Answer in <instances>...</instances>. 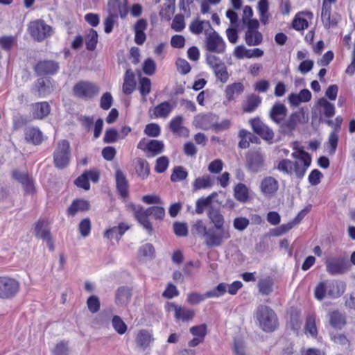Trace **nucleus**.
<instances>
[{
  "label": "nucleus",
  "mask_w": 355,
  "mask_h": 355,
  "mask_svg": "<svg viewBox=\"0 0 355 355\" xmlns=\"http://www.w3.org/2000/svg\"><path fill=\"white\" fill-rule=\"evenodd\" d=\"M189 31L195 35H200L204 31L205 35H207L210 31L213 30L209 21L200 20L199 17L193 19L189 24Z\"/></svg>",
  "instance_id": "nucleus-19"
},
{
  "label": "nucleus",
  "mask_w": 355,
  "mask_h": 355,
  "mask_svg": "<svg viewBox=\"0 0 355 355\" xmlns=\"http://www.w3.org/2000/svg\"><path fill=\"white\" fill-rule=\"evenodd\" d=\"M185 26L184 15L182 14L176 15L172 21L171 28L176 32H181L184 29Z\"/></svg>",
  "instance_id": "nucleus-53"
},
{
  "label": "nucleus",
  "mask_w": 355,
  "mask_h": 355,
  "mask_svg": "<svg viewBox=\"0 0 355 355\" xmlns=\"http://www.w3.org/2000/svg\"><path fill=\"white\" fill-rule=\"evenodd\" d=\"M327 272L331 275L345 273L349 268L348 259L345 257H331L325 259Z\"/></svg>",
  "instance_id": "nucleus-6"
},
{
  "label": "nucleus",
  "mask_w": 355,
  "mask_h": 355,
  "mask_svg": "<svg viewBox=\"0 0 355 355\" xmlns=\"http://www.w3.org/2000/svg\"><path fill=\"white\" fill-rule=\"evenodd\" d=\"M35 236L44 241L49 239L51 236L49 229L43 221H38L35 227Z\"/></svg>",
  "instance_id": "nucleus-41"
},
{
  "label": "nucleus",
  "mask_w": 355,
  "mask_h": 355,
  "mask_svg": "<svg viewBox=\"0 0 355 355\" xmlns=\"http://www.w3.org/2000/svg\"><path fill=\"white\" fill-rule=\"evenodd\" d=\"M212 185L213 181L209 175L198 178L193 183V187L195 191L210 188Z\"/></svg>",
  "instance_id": "nucleus-44"
},
{
  "label": "nucleus",
  "mask_w": 355,
  "mask_h": 355,
  "mask_svg": "<svg viewBox=\"0 0 355 355\" xmlns=\"http://www.w3.org/2000/svg\"><path fill=\"white\" fill-rule=\"evenodd\" d=\"M258 10L260 14L261 21L266 24L268 19V0H259L258 3Z\"/></svg>",
  "instance_id": "nucleus-51"
},
{
  "label": "nucleus",
  "mask_w": 355,
  "mask_h": 355,
  "mask_svg": "<svg viewBox=\"0 0 355 355\" xmlns=\"http://www.w3.org/2000/svg\"><path fill=\"white\" fill-rule=\"evenodd\" d=\"M183 117L182 116H177L174 117L169 123V128L173 133H179L180 130L185 129L182 126Z\"/></svg>",
  "instance_id": "nucleus-57"
},
{
  "label": "nucleus",
  "mask_w": 355,
  "mask_h": 355,
  "mask_svg": "<svg viewBox=\"0 0 355 355\" xmlns=\"http://www.w3.org/2000/svg\"><path fill=\"white\" fill-rule=\"evenodd\" d=\"M59 69V63L53 60H43L39 62L35 67L37 75H53Z\"/></svg>",
  "instance_id": "nucleus-17"
},
{
  "label": "nucleus",
  "mask_w": 355,
  "mask_h": 355,
  "mask_svg": "<svg viewBox=\"0 0 355 355\" xmlns=\"http://www.w3.org/2000/svg\"><path fill=\"white\" fill-rule=\"evenodd\" d=\"M255 317L261 328L266 332L274 331L277 326V318L272 309L265 305L257 307Z\"/></svg>",
  "instance_id": "nucleus-2"
},
{
  "label": "nucleus",
  "mask_w": 355,
  "mask_h": 355,
  "mask_svg": "<svg viewBox=\"0 0 355 355\" xmlns=\"http://www.w3.org/2000/svg\"><path fill=\"white\" fill-rule=\"evenodd\" d=\"M137 174L142 179L146 178L150 173V168L148 162L144 159H138L135 166Z\"/></svg>",
  "instance_id": "nucleus-43"
},
{
  "label": "nucleus",
  "mask_w": 355,
  "mask_h": 355,
  "mask_svg": "<svg viewBox=\"0 0 355 355\" xmlns=\"http://www.w3.org/2000/svg\"><path fill=\"white\" fill-rule=\"evenodd\" d=\"M279 188L278 182L272 177H266L261 182V192L267 197L273 196Z\"/></svg>",
  "instance_id": "nucleus-20"
},
{
  "label": "nucleus",
  "mask_w": 355,
  "mask_h": 355,
  "mask_svg": "<svg viewBox=\"0 0 355 355\" xmlns=\"http://www.w3.org/2000/svg\"><path fill=\"white\" fill-rule=\"evenodd\" d=\"M287 114V108L282 103H275L270 111V117L277 124L281 125Z\"/></svg>",
  "instance_id": "nucleus-21"
},
{
  "label": "nucleus",
  "mask_w": 355,
  "mask_h": 355,
  "mask_svg": "<svg viewBox=\"0 0 355 355\" xmlns=\"http://www.w3.org/2000/svg\"><path fill=\"white\" fill-rule=\"evenodd\" d=\"M213 116L211 114H198L195 117L193 123L202 130L213 128Z\"/></svg>",
  "instance_id": "nucleus-33"
},
{
  "label": "nucleus",
  "mask_w": 355,
  "mask_h": 355,
  "mask_svg": "<svg viewBox=\"0 0 355 355\" xmlns=\"http://www.w3.org/2000/svg\"><path fill=\"white\" fill-rule=\"evenodd\" d=\"M89 204L85 200H73L70 207L67 209L69 215L74 216L78 211H84L88 210Z\"/></svg>",
  "instance_id": "nucleus-36"
},
{
  "label": "nucleus",
  "mask_w": 355,
  "mask_h": 355,
  "mask_svg": "<svg viewBox=\"0 0 355 355\" xmlns=\"http://www.w3.org/2000/svg\"><path fill=\"white\" fill-rule=\"evenodd\" d=\"M151 83L148 78H142L139 80V89L141 94L145 97L150 92Z\"/></svg>",
  "instance_id": "nucleus-62"
},
{
  "label": "nucleus",
  "mask_w": 355,
  "mask_h": 355,
  "mask_svg": "<svg viewBox=\"0 0 355 355\" xmlns=\"http://www.w3.org/2000/svg\"><path fill=\"white\" fill-rule=\"evenodd\" d=\"M175 105L169 101H164L157 105L153 109V116L156 118H167L172 112Z\"/></svg>",
  "instance_id": "nucleus-23"
},
{
  "label": "nucleus",
  "mask_w": 355,
  "mask_h": 355,
  "mask_svg": "<svg viewBox=\"0 0 355 355\" xmlns=\"http://www.w3.org/2000/svg\"><path fill=\"white\" fill-rule=\"evenodd\" d=\"M107 7L109 15L116 17L119 14L121 18H125L128 12L125 2L121 0H110Z\"/></svg>",
  "instance_id": "nucleus-18"
},
{
  "label": "nucleus",
  "mask_w": 355,
  "mask_h": 355,
  "mask_svg": "<svg viewBox=\"0 0 355 355\" xmlns=\"http://www.w3.org/2000/svg\"><path fill=\"white\" fill-rule=\"evenodd\" d=\"M12 175L15 180L22 185L24 190L26 193H34L35 187L33 180L27 173L14 170L12 173Z\"/></svg>",
  "instance_id": "nucleus-16"
},
{
  "label": "nucleus",
  "mask_w": 355,
  "mask_h": 355,
  "mask_svg": "<svg viewBox=\"0 0 355 355\" xmlns=\"http://www.w3.org/2000/svg\"><path fill=\"white\" fill-rule=\"evenodd\" d=\"M330 324L337 329H341L346 323L345 317L339 311H334L329 313Z\"/></svg>",
  "instance_id": "nucleus-38"
},
{
  "label": "nucleus",
  "mask_w": 355,
  "mask_h": 355,
  "mask_svg": "<svg viewBox=\"0 0 355 355\" xmlns=\"http://www.w3.org/2000/svg\"><path fill=\"white\" fill-rule=\"evenodd\" d=\"M226 292V284L220 283L214 289L206 292L204 295L198 293H191L187 295V301L191 305H196L203 301L205 298L218 297Z\"/></svg>",
  "instance_id": "nucleus-10"
},
{
  "label": "nucleus",
  "mask_w": 355,
  "mask_h": 355,
  "mask_svg": "<svg viewBox=\"0 0 355 355\" xmlns=\"http://www.w3.org/2000/svg\"><path fill=\"white\" fill-rule=\"evenodd\" d=\"M26 140L34 145H39L42 143V132L37 128H28L25 130Z\"/></svg>",
  "instance_id": "nucleus-29"
},
{
  "label": "nucleus",
  "mask_w": 355,
  "mask_h": 355,
  "mask_svg": "<svg viewBox=\"0 0 355 355\" xmlns=\"http://www.w3.org/2000/svg\"><path fill=\"white\" fill-rule=\"evenodd\" d=\"M136 82L135 80V74L133 71L128 69L126 70L125 76H124V82L123 84V92L125 94H130L132 93L135 88Z\"/></svg>",
  "instance_id": "nucleus-31"
},
{
  "label": "nucleus",
  "mask_w": 355,
  "mask_h": 355,
  "mask_svg": "<svg viewBox=\"0 0 355 355\" xmlns=\"http://www.w3.org/2000/svg\"><path fill=\"white\" fill-rule=\"evenodd\" d=\"M327 282H322L318 284L315 289L314 295L317 300H322L327 294Z\"/></svg>",
  "instance_id": "nucleus-59"
},
{
  "label": "nucleus",
  "mask_w": 355,
  "mask_h": 355,
  "mask_svg": "<svg viewBox=\"0 0 355 355\" xmlns=\"http://www.w3.org/2000/svg\"><path fill=\"white\" fill-rule=\"evenodd\" d=\"M33 116L35 119H42L48 116L51 107L47 102H40L32 105Z\"/></svg>",
  "instance_id": "nucleus-27"
},
{
  "label": "nucleus",
  "mask_w": 355,
  "mask_h": 355,
  "mask_svg": "<svg viewBox=\"0 0 355 355\" xmlns=\"http://www.w3.org/2000/svg\"><path fill=\"white\" fill-rule=\"evenodd\" d=\"M244 90L241 83H234L227 86L225 93L228 101H232L235 96L240 95Z\"/></svg>",
  "instance_id": "nucleus-35"
},
{
  "label": "nucleus",
  "mask_w": 355,
  "mask_h": 355,
  "mask_svg": "<svg viewBox=\"0 0 355 355\" xmlns=\"http://www.w3.org/2000/svg\"><path fill=\"white\" fill-rule=\"evenodd\" d=\"M168 163V159L166 156H162L156 160L155 170L157 173H163L167 169Z\"/></svg>",
  "instance_id": "nucleus-64"
},
{
  "label": "nucleus",
  "mask_w": 355,
  "mask_h": 355,
  "mask_svg": "<svg viewBox=\"0 0 355 355\" xmlns=\"http://www.w3.org/2000/svg\"><path fill=\"white\" fill-rule=\"evenodd\" d=\"M318 104L323 108L324 115L327 118H331L335 114V107L326 98H321L318 100Z\"/></svg>",
  "instance_id": "nucleus-48"
},
{
  "label": "nucleus",
  "mask_w": 355,
  "mask_h": 355,
  "mask_svg": "<svg viewBox=\"0 0 355 355\" xmlns=\"http://www.w3.org/2000/svg\"><path fill=\"white\" fill-rule=\"evenodd\" d=\"M73 93L77 98L88 100L98 94L99 88L92 82L81 80L73 87Z\"/></svg>",
  "instance_id": "nucleus-5"
},
{
  "label": "nucleus",
  "mask_w": 355,
  "mask_h": 355,
  "mask_svg": "<svg viewBox=\"0 0 355 355\" xmlns=\"http://www.w3.org/2000/svg\"><path fill=\"white\" fill-rule=\"evenodd\" d=\"M116 188L123 198H125L128 195V182L124 173L119 169L116 170Z\"/></svg>",
  "instance_id": "nucleus-26"
},
{
  "label": "nucleus",
  "mask_w": 355,
  "mask_h": 355,
  "mask_svg": "<svg viewBox=\"0 0 355 355\" xmlns=\"http://www.w3.org/2000/svg\"><path fill=\"white\" fill-rule=\"evenodd\" d=\"M207 216L211 223L214 225L213 227H225L224 216L218 209L213 207H209Z\"/></svg>",
  "instance_id": "nucleus-28"
},
{
  "label": "nucleus",
  "mask_w": 355,
  "mask_h": 355,
  "mask_svg": "<svg viewBox=\"0 0 355 355\" xmlns=\"http://www.w3.org/2000/svg\"><path fill=\"white\" fill-rule=\"evenodd\" d=\"M21 288L20 282L15 278L0 277V299L12 300L19 294Z\"/></svg>",
  "instance_id": "nucleus-3"
},
{
  "label": "nucleus",
  "mask_w": 355,
  "mask_h": 355,
  "mask_svg": "<svg viewBox=\"0 0 355 355\" xmlns=\"http://www.w3.org/2000/svg\"><path fill=\"white\" fill-rule=\"evenodd\" d=\"M305 157H302V161L295 160L292 162L288 159H284L279 162L277 168L284 173L291 175L295 174L297 178H302L311 165V157H308L304 153Z\"/></svg>",
  "instance_id": "nucleus-1"
},
{
  "label": "nucleus",
  "mask_w": 355,
  "mask_h": 355,
  "mask_svg": "<svg viewBox=\"0 0 355 355\" xmlns=\"http://www.w3.org/2000/svg\"><path fill=\"white\" fill-rule=\"evenodd\" d=\"M29 31L35 40L41 42L51 35L52 28L43 20L38 19L30 23Z\"/></svg>",
  "instance_id": "nucleus-11"
},
{
  "label": "nucleus",
  "mask_w": 355,
  "mask_h": 355,
  "mask_svg": "<svg viewBox=\"0 0 355 355\" xmlns=\"http://www.w3.org/2000/svg\"><path fill=\"white\" fill-rule=\"evenodd\" d=\"M273 281L270 277L261 279L258 282L259 291L263 295H268L272 292Z\"/></svg>",
  "instance_id": "nucleus-45"
},
{
  "label": "nucleus",
  "mask_w": 355,
  "mask_h": 355,
  "mask_svg": "<svg viewBox=\"0 0 355 355\" xmlns=\"http://www.w3.org/2000/svg\"><path fill=\"white\" fill-rule=\"evenodd\" d=\"M331 6L322 5L321 19L324 27L327 28L336 24V21L331 19Z\"/></svg>",
  "instance_id": "nucleus-47"
},
{
  "label": "nucleus",
  "mask_w": 355,
  "mask_h": 355,
  "mask_svg": "<svg viewBox=\"0 0 355 355\" xmlns=\"http://www.w3.org/2000/svg\"><path fill=\"white\" fill-rule=\"evenodd\" d=\"M245 40L248 46H257L262 42L263 36L258 31H247L245 35Z\"/></svg>",
  "instance_id": "nucleus-37"
},
{
  "label": "nucleus",
  "mask_w": 355,
  "mask_h": 355,
  "mask_svg": "<svg viewBox=\"0 0 355 355\" xmlns=\"http://www.w3.org/2000/svg\"><path fill=\"white\" fill-rule=\"evenodd\" d=\"M305 329L312 337H316L318 330L315 324V319L313 315H309L306 318Z\"/></svg>",
  "instance_id": "nucleus-55"
},
{
  "label": "nucleus",
  "mask_w": 355,
  "mask_h": 355,
  "mask_svg": "<svg viewBox=\"0 0 355 355\" xmlns=\"http://www.w3.org/2000/svg\"><path fill=\"white\" fill-rule=\"evenodd\" d=\"M212 201V196H209L207 198H200L196 202V212L198 214H201L204 212L205 207L209 206Z\"/></svg>",
  "instance_id": "nucleus-56"
},
{
  "label": "nucleus",
  "mask_w": 355,
  "mask_h": 355,
  "mask_svg": "<svg viewBox=\"0 0 355 355\" xmlns=\"http://www.w3.org/2000/svg\"><path fill=\"white\" fill-rule=\"evenodd\" d=\"M230 236V233L227 228L210 227L208 228L204 242L208 247H218L220 246Z\"/></svg>",
  "instance_id": "nucleus-4"
},
{
  "label": "nucleus",
  "mask_w": 355,
  "mask_h": 355,
  "mask_svg": "<svg viewBox=\"0 0 355 355\" xmlns=\"http://www.w3.org/2000/svg\"><path fill=\"white\" fill-rule=\"evenodd\" d=\"M55 166L59 168L66 167L70 161V146L67 140H61L58 143L53 153Z\"/></svg>",
  "instance_id": "nucleus-9"
},
{
  "label": "nucleus",
  "mask_w": 355,
  "mask_h": 355,
  "mask_svg": "<svg viewBox=\"0 0 355 355\" xmlns=\"http://www.w3.org/2000/svg\"><path fill=\"white\" fill-rule=\"evenodd\" d=\"M112 324L114 330L119 334H124L128 329L127 325L123 321V320L121 318V317L118 315H114L112 318Z\"/></svg>",
  "instance_id": "nucleus-52"
},
{
  "label": "nucleus",
  "mask_w": 355,
  "mask_h": 355,
  "mask_svg": "<svg viewBox=\"0 0 355 355\" xmlns=\"http://www.w3.org/2000/svg\"><path fill=\"white\" fill-rule=\"evenodd\" d=\"M153 340L152 335L145 329L140 330L136 337V343L137 346L142 349H147L151 342Z\"/></svg>",
  "instance_id": "nucleus-32"
},
{
  "label": "nucleus",
  "mask_w": 355,
  "mask_h": 355,
  "mask_svg": "<svg viewBox=\"0 0 355 355\" xmlns=\"http://www.w3.org/2000/svg\"><path fill=\"white\" fill-rule=\"evenodd\" d=\"M246 166L254 173L259 172L264 166L263 155L259 151L249 152L246 155Z\"/></svg>",
  "instance_id": "nucleus-14"
},
{
  "label": "nucleus",
  "mask_w": 355,
  "mask_h": 355,
  "mask_svg": "<svg viewBox=\"0 0 355 355\" xmlns=\"http://www.w3.org/2000/svg\"><path fill=\"white\" fill-rule=\"evenodd\" d=\"M153 207H150L146 209L140 206L133 207L135 217L150 234L153 231V226L148 220V217L150 216H153Z\"/></svg>",
  "instance_id": "nucleus-13"
},
{
  "label": "nucleus",
  "mask_w": 355,
  "mask_h": 355,
  "mask_svg": "<svg viewBox=\"0 0 355 355\" xmlns=\"http://www.w3.org/2000/svg\"><path fill=\"white\" fill-rule=\"evenodd\" d=\"M171 306L174 310V316L178 320H182V322H188L191 320L194 317L195 313L191 309H189L185 306L175 305L174 304H172Z\"/></svg>",
  "instance_id": "nucleus-22"
},
{
  "label": "nucleus",
  "mask_w": 355,
  "mask_h": 355,
  "mask_svg": "<svg viewBox=\"0 0 355 355\" xmlns=\"http://www.w3.org/2000/svg\"><path fill=\"white\" fill-rule=\"evenodd\" d=\"M187 175L188 173L182 166H176L174 168L173 171L171 175V180L172 182L182 181L186 179Z\"/></svg>",
  "instance_id": "nucleus-54"
},
{
  "label": "nucleus",
  "mask_w": 355,
  "mask_h": 355,
  "mask_svg": "<svg viewBox=\"0 0 355 355\" xmlns=\"http://www.w3.org/2000/svg\"><path fill=\"white\" fill-rule=\"evenodd\" d=\"M261 102V98L255 94L250 95L243 106V111L245 112H252L257 109Z\"/></svg>",
  "instance_id": "nucleus-42"
},
{
  "label": "nucleus",
  "mask_w": 355,
  "mask_h": 355,
  "mask_svg": "<svg viewBox=\"0 0 355 355\" xmlns=\"http://www.w3.org/2000/svg\"><path fill=\"white\" fill-rule=\"evenodd\" d=\"M250 123L253 131L265 140H272L274 137L273 131L259 118H254L250 120Z\"/></svg>",
  "instance_id": "nucleus-15"
},
{
  "label": "nucleus",
  "mask_w": 355,
  "mask_h": 355,
  "mask_svg": "<svg viewBox=\"0 0 355 355\" xmlns=\"http://www.w3.org/2000/svg\"><path fill=\"white\" fill-rule=\"evenodd\" d=\"M208 228L204 224L202 220H198L191 227L192 234L194 235H200L203 236L204 239L208 232Z\"/></svg>",
  "instance_id": "nucleus-50"
},
{
  "label": "nucleus",
  "mask_w": 355,
  "mask_h": 355,
  "mask_svg": "<svg viewBox=\"0 0 355 355\" xmlns=\"http://www.w3.org/2000/svg\"><path fill=\"white\" fill-rule=\"evenodd\" d=\"M308 116L303 109L291 114L289 117L280 125L281 131L286 135H291L296 129L298 123H304L308 121Z\"/></svg>",
  "instance_id": "nucleus-8"
},
{
  "label": "nucleus",
  "mask_w": 355,
  "mask_h": 355,
  "mask_svg": "<svg viewBox=\"0 0 355 355\" xmlns=\"http://www.w3.org/2000/svg\"><path fill=\"white\" fill-rule=\"evenodd\" d=\"M311 93L307 89H304L299 94L291 93L288 96V102L293 106H297L301 103L309 102L311 99Z\"/></svg>",
  "instance_id": "nucleus-24"
},
{
  "label": "nucleus",
  "mask_w": 355,
  "mask_h": 355,
  "mask_svg": "<svg viewBox=\"0 0 355 355\" xmlns=\"http://www.w3.org/2000/svg\"><path fill=\"white\" fill-rule=\"evenodd\" d=\"M32 92L40 97H44L50 93V88L46 85L44 78H38L32 89Z\"/></svg>",
  "instance_id": "nucleus-40"
},
{
  "label": "nucleus",
  "mask_w": 355,
  "mask_h": 355,
  "mask_svg": "<svg viewBox=\"0 0 355 355\" xmlns=\"http://www.w3.org/2000/svg\"><path fill=\"white\" fill-rule=\"evenodd\" d=\"M207 64L212 69L216 79L223 84L226 83L230 78L225 64L214 55L207 54L206 56Z\"/></svg>",
  "instance_id": "nucleus-7"
},
{
  "label": "nucleus",
  "mask_w": 355,
  "mask_h": 355,
  "mask_svg": "<svg viewBox=\"0 0 355 355\" xmlns=\"http://www.w3.org/2000/svg\"><path fill=\"white\" fill-rule=\"evenodd\" d=\"M327 295L332 298H337L344 293V285L338 282H328Z\"/></svg>",
  "instance_id": "nucleus-39"
},
{
  "label": "nucleus",
  "mask_w": 355,
  "mask_h": 355,
  "mask_svg": "<svg viewBox=\"0 0 355 355\" xmlns=\"http://www.w3.org/2000/svg\"><path fill=\"white\" fill-rule=\"evenodd\" d=\"M129 226L121 223L118 226L113 227L105 231L104 236L108 239H119L129 229Z\"/></svg>",
  "instance_id": "nucleus-30"
},
{
  "label": "nucleus",
  "mask_w": 355,
  "mask_h": 355,
  "mask_svg": "<svg viewBox=\"0 0 355 355\" xmlns=\"http://www.w3.org/2000/svg\"><path fill=\"white\" fill-rule=\"evenodd\" d=\"M164 148L163 142L159 140H150L146 145V150L152 153V156L161 153Z\"/></svg>",
  "instance_id": "nucleus-49"
},
{
  "label": "nucleus",
  "mask_w": 355,
  "mask_h": 355,
  "mask_svg": "<svg viewBox=\"0 0 355 355\" xmlns=\"http://www.w3.org/2000/svg\"><path fill=\"white\" fill-rule=\"evenodd\" d=\"M87 305L90 312L95 313L100 309V301L97 296L92 295L87 300Z\"/></svg>",
  "instance_id": "nucleus-61"
},
{
  "label": "nucleus",
  "mask_w": 355,
  "mask_h": 355,
  "mask_svg": "<svg viewBox=\"0 0 355 355\" xmlns=\"http://www.w3.org/2000/svg\"><path fill=\"white\" fill-rule=\"evenodd\" d=\"M119 137L120 135L117 130L114 128H110L105 131L103 141L105 143L107 144L114 143Z\"/></svg>",
  "instance_id": "nucleus-63"
},
{
  "label": "nucleus",
  "mask_w": 355,
  "mask_h": 355,
  "mask_svg": "<svg viewBox=\"0 0 355 355\" xmlns=\"http://www.w3.org/2000/svg\"><path fill=\"white\" fill-rule=\"evenodd\" d=\"M234 196L236 200L245 203L249 199V189L243 183H239L234 188Z\"/></svg>",
  "instance_id": "nucleus-34"
},
{
  "label": "nucleus",
  "mask_w": 355,
  "mask_h": 355,
  "mask_svg": "<svg viewBox=\"0 0 355 355\" xmlns=\"http://www.w3.org/2000/svg\"><path fill=\"white\" fill-rule=\"evenodd\" d=\"M175 10V6L164 4L159 12L160 17L166 21H170Z\"/></svg>",
  "instance_id": "nucleus-60"
},
{
  "label": "nucleus",
  "mask_w": 355,
  "mask_h": 355,
  "mask_svg": "<svg viewBox=\"0 0 355 355\" xmlns=\"http://www.w3.org/2000/svg\"><path fill=\"white\" fill-rule=\"evenodd\" d=\"M86 48L89 51H94L98 43V33L97 32L91 28L87 33L85 38Z\"/></svg>",
  "instance_id": "nucleus-46"
},
{
  "label": "nucleus",
  "mask_w": 355,
  "mask_h": 355,
  "mask_svg": "<svg viewBox=\"0 0 355 355\" xmlns=\"http://www.w3.org/2000/svg\"><path fill=\"white\" fill-rule=\"evenodd\" d=\"M68 342L61 341L56 344L52 350L53 355H69V348Z\"/></svg>",
  "instance_id": "nucleus-58"
},
{
  "label": "nucleus",
  "mask_w": 355,
  "mask_h": 355,
  "mask_svg": "<svg viewBox=\"0 0 355 355\" xmlns=\"http://www.w3.org/2000/svg\"><path fill=\"white\" fill-rule=\"evenodd\" d=\"M131 290L127 286L119 287L115 293V303L118 306H125L130 301Z\"/></svg>",
  "instance_id": "nucleus-25"
},
{
  "label": "nucleus",
  "mask_w": 355,
  "mask_h": 355,
  "mask_svg": "<svg viewBox=\"0 0 355 355\" xmlns=\"http://www.w3.org/2000/svg\"><path fill=\"white\" fill-rule=\"evenodd\" d=\"M205 46L207 51L223 53L225 50V43L223 38L214 29L206 35Z\"/></svg>",
  "instance_id": "nucleus-12"
}]
</instances>
